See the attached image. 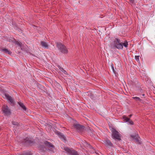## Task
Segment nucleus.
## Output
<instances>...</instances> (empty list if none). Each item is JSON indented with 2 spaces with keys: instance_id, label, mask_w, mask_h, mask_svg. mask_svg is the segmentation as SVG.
I'll use <instances>...</instances> for the list:
<instances>
[{
  "instance_id": "10",
  "label": "nucleus",
  "mask_w": 155,
  "mask_h": 155,
  "mask_svg": "<svg viewBox=\"0 0 155 155\" xmlns=\"http://www.w3.org/2000/svg\"><path fill=\"white\" fill-rule=\"evenodd\" d=\"M3 97L7 99L12 104H14V101L12 99V97L9 96L8 94H4Z\"/></svg>"
},
{
  "instance_id": "2",
  "label": "nucleus",
  "mask_w": 155,
  "mask_h": 155,
  "mask_svg": "<svg viewBox=\"0 0 155 155\" xmlns=\"http://www.w3.org/2000/svg\"><path fill=\"white\" fill-rule=\"evenodd\" d=\"M56 46L58 50L61 53L66 54L68 53V51L66 47L60 42H57L56 43Z\"/></svg>"
},
{
  "instance_id": "3",
  "label": "nucleus",
  "mask_w": 155,
  "mask_h": 155,
  "mask_svg": "<svg viewBox=\"0 0 155 155\" xmlns=\"http://www.w3.org/2000/svg\"><path fill=\"white\" fill-rule=\"evenodd\" d=\"M2 111L3 113L6 116H8L11 114V112L8 107L6 105H4L2 107Z\"/></svg>"
},
{
  "instance_id": "15",
  "label": "nucleus",
  "mask_w": 155,
  "mask_h": 155,
  "mask_svg": "<svg viewBox=\"0 0 155 155\" xmlns=\"http://www.w3.org/2000/svg\"><path fill=\"white\" fill-rule=\"evenodd\" d=\"M58 135L59 137L63 140L65 141V137L63 135V134L59 132H57Z\"/></svg>"
},
{
  "instance_id": "8",
  "label": "nucleus",
  "mask_w": 155,
  "mask_h": 155,
  "mask_svg": "<svg viewBox=\"0 0 155 155\" xmlns=\"http://www.w3.org/2000/svg\"><path fill=\"white\" fill-rule=\"evenodd\" d=\"M21 142L24 144H30L32 143H34V141L32 140L30 138L26 137V138L23 139Z\"/></svg>"
},
{
  "instance_id": "25",
  "label": "nucleus",
  "mask_w": 155,
  "mask_h": 155,
  "mask_svg": "<svg viewBox=\"0 0 155 155\" xmlns=\"http://www.w3.org/2000/svg\"><path fill=\"white\" fill-rule=\"evenodd\" d=\"M142 96H145V94H142Z\"/></svg>"
},
{
  "instance_id": "14",
  "label": "nucleus",
  "mask_w": 155,
  "mask_h": 155,
  "mask_svg": "<svg viewBox=\"0 0 155 155\" xmlns=\"http://www.w3.org/2000/svg\"><path fill=\"white\" fill-rule=\"evenodd\" d=\"M131 137L133 139L135 140L136 141L138 142H139V139L140 138V137L138 135H131Z\"/></svg>"
},
{
  "instance_id": "11",
  "label": "nucleus",
  "mask_w": 155,
  "mask_h": 155,
  "mask_svg": "<svg viewBox=\"0 0 155 155\" xmlns=\"http://www.w3.org/2000/svg\"><path fill=\"white\" fill-rule=\"evenodd\" d=\"M40 44L42 47L46 49L48 48V46L46 42L44 41H41Z\"/></svg>"
},
{
  "instance_id": "23",
  "label": "nucleus",
  "mask_w": 155,
  "mask_h": 155,
  "mask_svg": "<svg viewBox=\"0 0 155 155\" xmlns=\"http://www.w3.org/2000/svg\"><path fill=\"white\" fill-rule=\"evenodd\" d=\"M130 3L131 4H134V0H129Z\"/></svg>"
},
{
  "instance_id": "16",
  "label": "nucleus",
  "mask_w": 155,
  "mask_h": 155,
  "mask_svg": "<svg viewBox=\"0 0 155 155\" xmlns=\"http://www.w3.org/2000/svg\"><path fill=\"white\" fill-rule=\"evenodd\" d=\"M18 104L23 110H26V108L23 103L21 102H18Z\"/></svg>"
},
{
  "instance_id": "5",
  "label": "nucleus",
  "mask_w": 155,
  "mask_h": 155,
  "mask_svg": "<svg viewBox=\"0 0 155 155\" xmlns=\"http://www.w3.org/2000/svg\"><path fill=\"white\" fill-rule=\"evenodd\" d=\"M112 138L119 140H120V137L118 131L113 129L112 131Z\"/></svg>"
},
{
  "instance_id": "26",
  "label": "nucleus",
  "mask_w": 155,
  "mask_h": 155,
  "mask_svg": "<svg viewBox=\"0 0 155 155\" xmlns=\"http://www.w3.org/2000/svg\"><path fill=\"white\" fill-rule=\"evenodd\" d=\"M112 69H113V71H114V68H113V67H112Z\"/></svg>"
},
{
  "instance_id": "18",
  "label": "nucleus",
  "mask_w": 155,
  "mask_h": 155,
  "mask_svg": "<svg viewBox=\"0 0 155 155\" xmlns=\"http://www.w3.org/2000/svg\"><path fill=\"white\" fill-rule=\"evenodd\" d=\"M58 67L59 68V69L64 74H67V73L66 71L63 68L61 67L60 66H58Z\"/></svg>"
},
{
  "instance_id": "1",
  "label": "nucleus",
  "mask_w": 155,
  "mask_h": 155,
  "mask_svg": "<svg viewBox=\"0 0 155 155\" xmlns=\"http://www.w3.org/2000/svg\"><path fill=\"white\" fill-rule=\"evenodd\" d=\"M128 45L127 41H125L124 42H122L120 39L117 38H113L110 44V46L111 48H116L119 50L123 49V46L127 48Z\"/></svg>"
},
{
  "instance_id": "22",
  "label": "nucleus",
  "mask_w": 155,
  "mask_h": 155,
  "mask_svg": "<svg viewBox=\"0 0 155 155\" xmlns=\"http://www.w3.org/2000/svg\"><path fill=\"white\" fill-rule=\"evenodd\" d=\"M12 123L13 124L16 125L18 123L16 122H15L14 121H12Z\"/></svg>"
},
{
  "instance_id": "17",
  "label": "nucleus",
  "mask_w": 155,
  "mask_h": 155,
  "mask_svg": "<svg viewBox=\"0 0 155 155\" xmlns=\"http://www.w3.org/2000/svg\"><path fill=\"white\" fill-rule=\"evenodd\" d=\"M132 98L134 99L135 100V101H139L141 103H143V101L142 99H141L140 97H132Z\"/></svg>"
},
{
  "instance_id": "4",
  "label": "nucleus",
  "mask_w": 155,
  "mask_h": 155,
  "mask_svg": "<svg viewBox=\"0 0 155 155\" xmlns=\"http://www.w3.org/2000/svg\"><path fill=\"white\" fill-rule=\"evenodd\" d=\"M64 150L69 155H79L76 151L73 149L65 147Z\"/></svg>"
},
{
  "instance_id": "12",
  "label": "nucleus",
  "mask_w": 155,
  "mask_h": 155,
  "mask_svg": "<svg viewBox=\"0 0 155 155\" xmlns=\"http://www.w3.org/2000/svg\"><path fill=\"white\" fill-rule=\"evenodd\" d=\"M104 143L107 146H108L110 147H112L113 146V144L108 139H105L104 141Z\"/></svg>"
},
{
  "instance_id": "7",
  "label": "nucleus",
  "mask_w": 155,
  "mask_h": 155,
  "mask_svg": "<svg viewBox=\"0 0 155 155\" xmlns=\"http://www.w3.org/2000/svg\"><path fill=\"white\" fill-rule=\"evenodd\" d=\"M45 143L48 149L50 151L54 152V147L53 145L51 143H50L47 141H46L45 142Z\"/></svg>"
},
{
  "instance_id": "9",
  "label": "nucleus",
  "mask_w": 155,
  "mask_h": 155,
  "mask_svg": "<svg viewBox=\"0 0 155 155\" xmlns=\"http://www.w3.org/2000/svg\"><path fill=\"white\" fill-rule=\"evenodd\" d=\"M123 119H124L123 121L124 122H127L130 125L134 124V122H133V121L132 120H130L129 118H128L126 116H123Z\"/></svg>"
},
{
  "instance_id": "13",
  "label": "nucleus",
  "mask_w": 155,
  "mask_h": 155,
  "mask_svg": "<svg viewBox=\"0 0 155 155\" xmlns=\"http://www.w3.org/2000/svg\"><path fill=\"white\" fill-rule=\"evenodd\" d=\"M0 51L4 53H7L8 54H12V52L8 50L6 48H2L1 49Z\"/></svg>"
},
{
  "instance_id": "6",
  "label": "nucleus",
  "mask_w": 155,
  "mask_h": 155,
  "mask_svg": "<svg viewBox=\"0 0 155 155\" xmlns=\"http://www.w3.org/2000/svg\"><path fill=\"white\" fill-rule=\"evenodd\" d=\"M74 127L78 132L83 131L85 130V127L79 124H76L74 125Z\"/></svg>"
},
{
  "instance_id": "21",
  "label": "nucleus",
  "mask_w": 155,
  "mask_h": 155,
  "mask_svg": "<svg viewBox=\"0 0 155 155\" xmlns=\"http://www.w3.org/2000/svg\"><path fill=\"white\" fill-rule=\"evenodd\" d=\"M17 44L20 47H21L22 45V43L20 42H17Z\"/></svg>"
},
{
  "instance_id": "24",
  "label": "nucleus",
  "mask_w": 155,
  "mask_h": 155,
  "mask_svg": "<svg viewBox=\"0 0 155 155\" xmlns=\"http://www.w3.org/2000/svg\"><path fill=\"white\" fill-rule=\"evenodd\" d=\"M132 116V114H130V115L129 116V117L130 118V117H131Z\"/></svg>"
},
{
  "instance_id": "20",
  "label": "nucleus",
  "mask_w": 155,
  "mask_h": 155,
  "mask_svg": "<svg viewBox=\"0 0 155 155\" xmlns=\"http://www.w3.org/2000/svg\"><path fill=\"white\" fill-rule=\"evenodd\" d=\"M135 58L136 59V60L137 61H139V56H137V55H136L135 56Z\"/></svg>"
},
{
  "instance_id": "19",
  "label": "nucleus",
  "mask_w": 155,
  "mask_h": 155,
  "mask_svg": "<svg viewBox=\"0 0 155 155\" xmlns=\"http://www.w3.org/2000/svg\"><path fill=\"white\" fill-rule=\"evenodd\" d=\"M32 154L31 152L25 151L21 154V155H32Z\"/></svg>"
}]
</instances>
